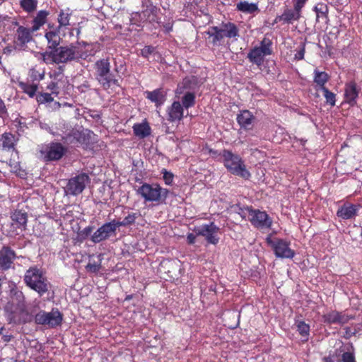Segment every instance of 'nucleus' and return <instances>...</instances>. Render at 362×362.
Segmentation results:
<instances>
[{
    "label": "nucleus",
    "mask_w": 362,
    "mask_h": 362,
    "mask_svg": "<svg viewBox=\"0 0 362 362\" xmlns=\"http://www.w3.org/2000/svg\"><path fill=\"white\" fill-rule=\"evenodd\" d=\"M47 88L51 92L50 93L54 96H57L59 93V88L57 83L52 81L47 87Z\"/></svg>",
    "instance_id": "41"
},
{
    "label": "nucleus",
    "mask_w": 362,
    "mask_h": 362,
    "mask_svg": "<svg viewBox=\"0 0 362 362\" xmlns=\"http://www.w3.org/2000/svg\"><path fill=\"white\" fill-rule=\"evenodd\" d=\"M12 226L20 229L21 231L25 230L28 221L27 214L21 211H15L11 216Z\"/></svg>",
    "instance_id": "19"
},
{
    "label": "nucleus",
    "mask_w": 362,
    "mask_h": 362,
    "mask_svg": "<svg viewBox=\"0 0 362 362\" xmlns=\"http://www.w3.org/2000/svg\"><path fill=\"white\" fill-rule=\"evenodd\" d=\"M24 281L28 287L35 291L40 296L44 295L49 287L45 273L37 267H32L26 271Z\"/></svg>",
    "instance_id": "2"
},
{
    "label": "nucleus",
    "mask_w": 362,
    "mask_h": 362,
    "mask_svg": "<svg viewBox=\"0 0 362 362\" xmlns=\"http://www.w3.org/2000/svg\"><path fill=\"white\" fill-rule=\"evenodd\" d=\"M52 94L49 93H42L37 96V102L40 103H50L53 101Z\"/></svg>",
    "instance_id": "40"
},
{
    "label": "nucleus",
    "mask_w": 362,
    "mask_h": 362,
    "mask_svg": "<svg viewBox=\"0 0 362 362\" xmlns=\"http://www.w3.org/2000/svg\"><path fill=\"white\" fill-rule=\"evenodd\" d=\"M189 81V78H185L183 81L184 86H186Z\"/></svg>",
    "instance_id": "54"
},
{
    "label": "nucleus",
    "mask_w": 362,
    "mask_h": 362,
    "mask_svg": "<svg viewBox=\"0 0 362 362\" xmlns=\"http://www.w3.org/2000/svg\"><path fill=\"white\" fill-rule=\"evenodd\" d=\"M305 54V48L303 46L295 54V59L297 60H301L303 59Z\"/></svg>",
    "instance_id": "48"
},
{
    "label": "nucleus",
    "mask_w": 362,
    "mask_h": 362,
    "mask_svg": "<svg viewBox=\"0 0 362 362\" xmlns=\"http://www.w3.org/2000/svg\"><path fill=\"white\" fill-rule=\"evenodd\" d=\"M361 236L362 237V227H361Z\"/></svg>",
    "instance_id": "61"
},
{
    "label": "nucleus",
    "mask_w": 362,
    "mask_h": 362,
    "mask_svg": "<svg viewBox=\"0 0 362 362\" xmlns=\"http://www.w3.org/2000/svg\"><path fill=\"white\" fill-rule=\"evenodd\" d=\"M2 145L5 148L10 149L14 145V136L10 133H5L2 135Z\"/></svg>",
    "instance_id": "36"
},
{
    "label": "nucleus",
    "mask_w": 362,
    "mask_h": 362,
    "mask_svg": "<svg viewBox=\"0 0 362 362\" xmlns=\"http://www.w3.org/2000/svg\"><path fill=\"white\" fill-rule=\"evenodd\" d=\"M146 98L151 102L155 103L157 107L162 105L165 100V94L160 89H156L153 91H147L146 92Z\"/></svg>",
    "instance_id": "27"
},
{
    "label": "nucleus",
    "mask_w": 362,
    "mask_h": 362,
    "mask_svg": "<svg viewBox=\"0 0 362 362\" xmlns=\"http://www.w3.org/2000/svg\"><path fill=\"white\" fill-rule=\"evenodd\" d=\"M3 1V0H0V4Z\"/></svg>",
    "instance_id": "62"
},
{
    "label": "nucleus",
    "mask_w": 362,
    "mask_h": 362,
    "mask_svg": "<svg viewBox=\"0 0 362 362\" xmlns=\"http://www.w3.org/2000/svg\"><path fill=\"white\" fill-rule=\"evenodd\" d=\"M90 177L86 173H80L69 180L64 188L66 195L77 196L90 182Z\"/></svg>",
    "instance_id": "7"
},
{
    "label": "nucleus",
    "mask_w": 362,
    "mask_h": 362,
    "mask_svg": "<svg viewBox=\"0 0 362 362\" xmlns=\"http://www.w3.org/2000/svg\"><path fill=\"white\" fill-rule=\"evenodd\" d=\"M296 325L300 335L304 338V341H307L310 333V326L303 321H296Z\"/></svg>",
    "instance_id": "32"
},
{
    "label": "nucleus",
    "mask_w": 362,
    "mask_h": 362,
    "mask_svg": "<svg viewBox=\"0 0 362 362\" xmlns=\"http://www.w3.org/2000/svg\"><path fill=\"white\" fill-rule=\"evenodd\" d=\"M45 37L47 40L48 48L53 49L57 48L61 41L57 29H52L47 31L45 34Z\"/></svg>",
    "instance_id": "26"
},
{
    "label": "nucleus",
    "mask_w": 362,
    "mask_h": 362,
    "mask_svg": "<svg viewBox=\"0 0 362 362\" xmlns=\"http://www.w3.org/2000/svg\"><path fill=\"white\" fill-rule=\"evenodd\" d=\"M21 7L28 12H31L35 10L37 7V1L35 0H21Z\"/></svg>",
    "instance_id": "38"
},
{
    "label": "nucleus",
    "mask_w": 362,
    "mask_h": 362,
    "mask_svg": "<svg viewBox=\"0 0 362 362\" xmlns=\"http://www.w3.org/2000/svg\"><path fill=\"white\" fill-rule=\"evenodd\" d=\"M13 336L11 334H4L0 339V341L8 343L11 341Z\"/></svg>",
    "instance_id": "49"
},
{
    "label": "nucleus",
    "mask_w": 362,
    "mask_h": 362,
    "mask_svg": "<svg viewBox=\"0 0 362 362\" xmlns=\"http://www.w3.org/2000/svg\"><path fill=\"white\" fill-rule=\"evenodd\" d=\"M339 362H356L355 356L353 353L344 352L341 356V360Z\"/></svg>",
    "instance_id": "42"
},
{
    "label": "nucleus",
    "mask_w": 362,
    "mask_h": 362,
    "mask_svg": "<svg viewBox=\"0 0 362 362\" xmlns=\"http://www.w3.org/2000/svg\"><path fill=\"white\" fill-rule=\"evenodd\" d=\"M208 34L214 37V41H220L223 37H235L238 35V29L237 26L231 23L223 24L221 28L212 27Z\"/></svg>",
    "instance_id": "10"
},
{
    "label": "nucleus",
    "mask_w": 362,
    "mask_h": 362,
    "mask_svg": "<svg viewBox=\"0 0 362 362\" xmlns=\"http://www.w3.org/2000/svg\"><path fill=\"white\" fill-rule=\"evenodd\" d=\"M248 219L251 223L258 228H269L272 224V220L265 212L259 209H247Z\"/></svg>",
    "instance_id": "11"
},
{
    "label": "nucleus",
    "mask_w": 362,
    "mask_h": 362,
    "mask_svg": "<svg viewBox=\"0 0 362 362\" xmlns=\"http://www.w3.org/2000/svg\"><path fill=\"white\" fill-rule=\"evenodd\" d=\"M48 13L45 11H40L33 21L32 31L35 32L40 29L47 21Z\"/></svg>",
    "instance_id": "29"
},
{
    "label": "nucleus",
    "mask_w": 362,
    "mask_h": 362,
    "mask_svg": "<svg viewBox=\"0 0 362 362\" xmlns=\"http://www.w3.org/2000/svg\"><path fill=\"white\" fill-rule=\"evenodd\" d=\"M168 120L171 122H178L184 116V109L180 100L174 101L167 109Z\"/></svg>",
    "instance_id": "16"
},
{
    "label": "nucleus",
    "mask_w": 362,
    "mask_h": 362,
    "mask_svg": "<svg viewBox=\"0 0 362 362\" xmlns=\"http://www.w3.org/2000/svg\"><path fill=\"white\" fill-rule=\"evenodd\" d=\"M222 158L224 166L227 170L235 175L240 176L244 179H249L250 172L246 167L242 158L230 151L224 150L222 153Z\"/></svg>",
    "instance_id": "3"
},
{
    "label": "nucleus",
    "mask_w": 362,
    "mask_h": 362,
    "mask_svg": "<svg viewBox=\"0 0 362 362\" xmlns=\"http://www.w3.org/2000/svg\"><path fill=\"white\" fill-rule=\"evenodd\" d=\"M92 230V228L91 227H87L84 229L83 232L86 234V235H88L90 234V233L91 232Z\"/></svg>",
    "instance_id": "51"
},
{
    "label": "nucleus",
    "mask_w": 362,
    "mask_h": 362,
    "mask_svg": "<svg viewBox=\"0 0 362 362\" xmlns=\"http://www.w3.org/2000/svg\"><path fill=\"white\" fill-rule=\"evenodd\" d=\"M301 11L296 8H287L281 16V19L287 23H291L294 21H298L300 17Z\"/></svg>",
    "instance_id": "28"
},
{
    "label": "nucleus",
    "mask_w": 362,
    "mask_h": 362,
    "mask_svg": "<svg viewBox=\"0 0 362 362\" xmlns=\"http://www.w3.org/2000/svg\"><path fill=\"white\" fill-rule=\"evenodd\" d=\"M71 16V12L69 8L61 10L57 18L59 28L68 26L69 25Z\"/></svg>",
    "instance_id": "30"
},
{
    "label": "nucleus",
    "mask_w": 362,
    "mask_h": 362,
    "mask_svg": "<svg viewBox=\"0 0 362 362\" xmlns=\"http://www.w3.org/2000/svg\"><path fill=\"white\" fill-rule=\"evenodd\" d=\"M180 99L182 103V106L185 109L192 107L195 103V95L194 93L190 92L185 93Z\"/></svg>",
    "instance_id": "33"
},
{
    "label": "nucleus",
    "mask_w": 362,
    "mask_h": 362,
    "mask_svg": "<svg viewBox=\"0 0 362 362\" xmlns=\"http://www.w3.org/2000/svg\"><path fill=\"white\" fill-rule=\"evenodd\" d=\"M236 10L245 14L255 16L259 11L257 3H250L247 1H240L236 4Z\"/></svg>",
    "instance_id": "21"
},
{
    "label": "nucleus",
    "mask_w": 362,
    "mask_h": 362,
    "mask_svg": "<svg viewBox=\"0 0 362 362\" xmlns=\"http://www.w3.org/2000/svg\"><path fill=\"white\" fill-rule=\"evenodd\" d=\"M136 218H137L136 214L132 213V214H128V216H127L123 219V221H119L115 220V223L117 225V228H119L120 226H127L131 225L133 223H134Z\"/></svg>",
    "instance_id": "35"
},
{
    "label": "nucleus",
    "mask_w": 362,
    "mask_h": 362,
    "mask_svg": "<svg viewBox=\"0 0 362 362\" xmlns=\"http://www.w3.org/2000/svg\"><path fill=\"white\" fill-rule=\"evenodd\" d=\"M219 228L214 223L204 224L197 228V234L205 238L207 243L216 245L219 241Z\"/></svg>",
    "instance_id": "12"
},
{
    "label": "nucleus",
    "mask_w": 362,
    "mask_h": 362,
    "mask_svg": "<svg viewBox=\"0 0 362 362\" xmlns=\"http://www.w3.org/2000/svg\"><path fill=\"white\" fill-rule=\"evenodd\" d=\"M180 93H182V91L180 90V88H177V90L176 91V94H180Z\"/></svg>",
    "instance_id": "56"
},
{
    "label": "nucleus",
    "mask_w": 362,
    "mask_h": 362,
    "mask_svg": "<svg viewBox=\"0 0 362 362\" xmlns=\"http://www.w3.org/2000/svg\"><path fill=\"white\" fill-rule=\"evenodd\" d=\"M63 320V315L58 309H52L50 312L39 311L35 316L36 324L48 328L59 326Z\"/></svg>",
    "instance_id": "5"
},
{
    "label": "nucleus",
    "mask_w": 362,
    "mask_h": 362,
    "mask_svg": "<svg viewBox=\"0 0 362 362\" xmlns=\"http://www.w3.org/2000/svg\"><path fill=\"white\" fill-rule=\"evenodd\" d=\"M197 235L193 233H189L187 237L188 243L193 244L195 243Z\"/></svg>",
    "instance_id": "50"
},
{
    "label": "nucleus",
    "mask_w": 362,
    "mask_h": 362,
    "mask_svg": "<svg viewBox=\"0 0 362 362\" xmlns=\"http://www.w3.org/2000/svg\"><path fill=\"white\" fill-rule=\"evenodd\" d=\"M163 180L166 185H170L173 182V175L171 173L163 170Z\"/></svg>",
    "instance_id": "45"
},
{
    "label": "nucleus",
    "mask_w": 362,
    "mask_h": 362,
    "mask_svg": "<svg viewBox=\"0 0 362 362\" xmlns=\"http://www.w3.org/2000/svg\"><path fill=\"white\" fill-rule=\"evenodd\" d=\"M117 226L115 223V220L103 224L91 236L90 240L98 243L104 240L107 239L112 234L115 233Z\"/></svg>",
    "instance_id": "13"
},
{
    "label": "nucleus",
    "mask_w": 362,
    "mask_h": 362,
    "mask_svg": "<svg viewBox=\"0 0 362 362\" xmlns=\"http://www.w3.org/2000/svg\"><path fill=\"white\" fill-rule=\"evenodd\" d=\"M15 257L14 252L8 247H3L0 250V267L2 269H7L11 266Z\"/></svg>",
    "instance_id": "18"
},
{
    "label": "nucleus",
    "mask_w": 362,
    "mask_h": 362,
    "mask_svg": "<svg viewBox=\"0 0 362 362\" xmlns=\"http://www.w3.org/2000/svg\"><path fill=\"white\" fill-rule=\"evenodd\" d=\"M155 51V47L152 46H145L141 51V54L142 57L145 58H148L149 55L153 53Z\"/></svg>",
    "instance_id": "43"
},
{
    "label": "nucleus",
    "mask_w": 362,
    "mask_h": 362,
    "mask_svg": "<svg viewBox=\"0 0 362 362\" xmlns=\"http://www.w3.org/2000/svg\"><path fill=\"white\" fill-rule=\"evenodd\" d=\"M358 95V91L354 82L351 81L346 84L344 99L347 103L351 106L354 105L356 103Z\"/></svg>",
    "instance_id": "20"
},
{
    "label": "nucleus",
    "mask_w": 362,
    "mask_h": 362,
    "mask_svg": "<svg viewBox=\"0 0 362 362\" xmlns=\"http://www.w3.org/2000/svg\"><path fill=\"white\" fill-rule=\"evenodd\" d=\"M4 328L3 327H0V336H2L4 334Z\"/></svg>",
    "instance_id": "55"
},
{
    "label": "nucleus",
    "mask_w": 362,
    "mask_h": 362,
    "mask_svg": "<svg viewBox=\"0 0 362 362\" xmlns=\"http://www.w3.org/2000/svg\"><path fill=\"white\" fill-rule=\"evenodd\" d=\"M44 71L40 72L35 69H31L29 71V77L33 81H39L44 78Z\"/></svg>",
    "instance_id": "39"
},
{
    "label": "nucleus",
    "mask_w": 362,
    "mask_h": 362,
    "mask_svg": "<svg viewBox=\"0 0 362 362\" xmlns=\"http://www.w3.org/2000/svg\"><path fill=\"white\" fill-rule=\"evenodd\" d=\"M138 194L146 202H153L158 204L167 197V190L158 184H143L137 190Z\"/></svg>",
    "instance_id": "4"
},
{
    "label": "nucleus",
    "mask_w": 362,
    "mask_h": 362,
    "mask_svg": "<svg viewBox=\"0 0 362 362\" xmlns=\"http://www.w3.org/2000/svg\"><path fill=\"white\" fill-rule=\"evenodd\" d=\"M321 90L323 92L326 103L332 107L334 106L336 103V95L329 91L327 88H323V90Z\"/></svg>",
    "instance_id": "37"
},
{
    "label": "nucleus",
    "mask_w": 362,
    "mask_h": 362,
    "mask_svg": "<svg viewBox=\"0 0 362 362\" xmlns=\"http://www.w3.org/2000/svg\"><path fill=\"white\" fill-rule=\"evenodd\" d=\"M361 208L360 204L346 203L338 209L337 214L343 219L354 218Z\"/></svg>",
    "instance_id": "15"
},
{
    "label": "nucleus",
    "mask_w": 362,
    "mask_h": 362,
    "mask_svg": "<svg viewBox=\"0 0 362 362\" xmlns=\"http://www.w3.org/2000/svg\"><path fill=\"white\" fill-rule=\"evenodd\" d=\"M132 129L134 135L139 139H144L151 133V128L146 121L134 124Z\"/></svg>",
    "instance_id": "22"
},
{
    "label": "nucleus",
    "mask_w": 362,
    "mask_h": 362,
    "mask_svg": "<svg viewBox=\"0 0 362 362\" xmlns=\"http://www.w3.org/2000/svg\"><path fill=\"white\" fill-rule=\"evenodd\" d=\"M66 150L59 143H52L41 150L46 160H56L60 159L64 154Z\"/></svg>",
    "instance_id": "14"
},
{
    "label": "nucleus",
    "mask_w": 362,
    "mask_h": 362,
    "mask_svg": "<svg viewBox=\"0 0 362 362\" xmlns=\"http://www.w3.org/2000/svg\"><path fill=\"white\" fill-rule=\"evenodd\" d=\"M267 243L272 247L276 257L292 259L295 256V251L291 248L290 242L286 240L267 238Z\"/></svg>",
    "instance_id": "9"
},
{
    "label": "nucleus",
    "mask_w": 362,
    "mask_h": 362,
    "mask_svg": "<svg viewBox=\"0 0 362 362\" xmlns=\"http://www.w3.org/2000/svg\"><path fill=\"white\" fill-rule=\"evenodd\" d=\"M95 66L98 81L105 88H109L111 85L118 86V80L110 74V65L107 59L98 61Z\"/></svg>",
    "instance_id": "8"
},
{
    "label": "nucleus",
    "mask_w": 362,
    "mask_h": 362,
    "mask_svg": "<svg viewBox=\"0 0 362 362\" xmlns=\"http://www.w3.org/2000/svg\"><path fill=\"white\" fill-rule=\"evenodd\" d=\"M146 12H147V11L143 13V14H144V16H146Z\"/></svg>",
    "instance_id": "59"
},
{
    "label": "nucleus",
    "mask_w": 362,
    "mask_h": 362,
    "mask_svg": "<svg viewBox=\"0 0 362 362\" xmlns=\"http://www.w3.org/2000/svg\"><path fill=\"white\" fill-rule=\"evenodd\" d=\"M308 0H293V6L301 11Z\"/></svg>",
    "instance_id": "46"
},
{
    "label": "nucleus",
    "mask_w": 362,
    "mask_h": 362,
    "mask_svg": "<svg viewBox=\"0 0 362 362\" xmlns=\"http://www.w3.org/2000/svg\"><path fill=\"white\" fill-rule=\"evenodd\" d=\"M86 269H88V271L90 272L95 273L98 272L99 269H100V263H98L95 262H89L86 266Z\"/></svg>",
    "instance_id": "44"
},
{
    "label": "nucleus",
    "mask_w": 362,
    "mask_h": 362,
    "mask_svg": "<svg viewBox=\"0 0 362 362\" xmlns=\"http://www.w3.org/2000/svg\"><path fill=\"white\" fill-rule=\"evenodd\" d=\"M94 54L93 45L84 42H76L47 52L44 55V59L47 63L66 64L86 59Z\"/></svg>",
    "instance_id": "1"
},
{
    "label": "nucleus",
    "mask_w": 362,
    "mask_h": 362,
    "mask_svg": "<svg viewBox=\"0 0 362 362\" xmlns=\"http://www.w3.org/2000/svg\"><path fill=\"white\" fill-rule=\"evenodd\" d=\"M19 86L23 92L28 94L30 98L34 97L37 90V85L35 83L28 84L24 82H20Z\"/></svg>",
    "instance_id": "34"
},
{
    "label": "nucleus",
    "mask_w": 362,
    "mask_h": 362,
    "mask_svg": "<svg viewBox=\"0 0 362 362\" xmlns=\"http://www.w3.org/2000/svg\"><path fill=\"white\" fill-rule=\"evenodd\" d=\"M6 309H7V310H8V309H9L8 305L6 306Z\"/></svg>",
    "instance_id": "60"
},
{
    "label": "nucleus",
    "mask_w": 362,
    "mask_h": 362,
    "mask_svg": "<svg viewBox=\"0 0 362 362\" xmlns=\"http://www.w3.org/2000/svg\"><path fill=\"white\" fill-rule=\"evenodd\" d=\"M80 33V30L77 29V34L78 35Z\"/></svg>",
    "instance_id": "58"
},
{
    "label": "nucleus",
    "mask_w": 362,
    "mask_h": 362,
    "mask_svg": "<svg viewBox=\"0 0 362 362\" xmlns=\"http://www.w3.org/2000/svg\"><path fill=\"white\" fill-rule=\"evenodd\" d=\"M13 292L15 297H12L11 303H12V304H14V303H16V301L17 308L14 310L11 309V311L12 313H16L17 309H20V310L23 309V308H24V305H23L24 296L21 291H15Z\"/></svg>",
    "instance_id": "31"
},
{
    "label": "nucleus",
    "mask_w": 362,
    "mask_h": 362,
    "mask_svg": "<svg viewBox=\"0 0 362 362\" xmlns=\"http://www.w3.org/2000/svg\"><path fill=\"white\" fill-rule=\"evenodd\" d=\"M154 21V18H149V21Z\"/></svg>",
    "instance_id": "57"
},
{
    "label": "nucleus",
    "mask_w": 362,
    "mask_h": 362,
    "mask_svg": "<svg viewBox=\"0 0 362 362\" xmlns=\"http://www.w3.org/2000/svg\"><path fill=\"white\" fill-rule=\"evenodd\" d=\"M7 115V110L4 102L0 98V117H4Z\"/></svg>",
    "instance_id": "47"
},
{
    "label": "nucleus",
    "mask_w": 362,
    "mask_h": 362,
    "mask_svg": "<svg viewBox=\"0 0 362 362\" xmlns=\"http://www.w3.org/2000/svg\"><path fill=\"white\" fill-rule=\"evenodd\" d=\"M31 40V34L30 29L23 26H19L16 33L15 42L20 46L25 45Z\"/></svg>",
    "instance_id": "24"
},
{
    "label": "nucleus",
    "mask_w": 362,
    "mask_h": 362,
    "mask_svg": "<svg viewBox=\"0 0 362 362\" xmlns=\"http://www.w3.org/2000/svg\"><path fill=\"white\" fill-rule=\"evenodd\" d=\"M165 30H166V32H169L172 30V26L168 24L167 26H165Z\"/></svg>",
    "instance_id": "53"
},
{
    "label": "nucleus",
    "mask_w": 362,
    "mask_h": 362,
    "mask_svg": "<svg viewBox=\"0 0 362 362\" xmlns=\"http://www.w3.org/2000/svg\"><path fill=\"white\" fill-rule=\"evenodd\" d=\"M324 362H334V360L332 359V357L328 356L324 358Z\"/></svg>",
    "instance_id": "52"
},
{
    "label": "nucleus",
    "mask_w": 362,
    "mask_h": 362,
    "mask_svg": "<svg viewBox=\"0 0 362 362\" xmlns=\"http://www.w3.org/2000/svg\"><path fill=\"white\" fill-rule=\"evenodd\" d=\"M329 79V76L326 72L320 71L318 69L314 71L313 80L317 90H323V88H326L325 84Z\"/></svg>",
    "instance_id": "25"
},
{
    "label": "nucleus",
    "mask_w": 362,
    "mask_h": 362,
    "mask_svg": "<svg viewBox=\"0 0 362 362\" xmlns=\"http://www.w3.org/2000/svg\"><path fill=\"white\" fill-rule=\"evenodd\" d=\"M255 117L249 110H242L237 116L239 125L245 129H250L254 122Z\"/></svg>",
    "instance_id": "17"
},
{
    "label": "nucleus",
    "mask_w": 362,
    "mask_h": 362,
    "mask_svg": "<svg viewBox=\"0 0 362 362\" xmlns=\"http://www.w3.org/2000/svg\"><path fill=\"white\" fill-rule=\"evenodd\" d=\"M324 321L329 324H344L348 322V317L341 313L333 310L323 316Z\"/></svg>",
    "instance_id": "23"
},
{
    "label": "nucleus",
    "mask_w": 362,
    "mask_h": 362,
    "mask_svg": "<svg viewBox=\"0 0 362 362\" xmlns=\"http://www.w3.org/2000/svg\"><path fill=\"white\" fill-rule=\"evenodd\" d=\"M272 42L267 37H264L259 46L252 48L247 54V58L253 64L260 66L263 64L264 57L271 55L272 53Z\"/></svg>",
    "instance_id": "6"
}]
</instances>
